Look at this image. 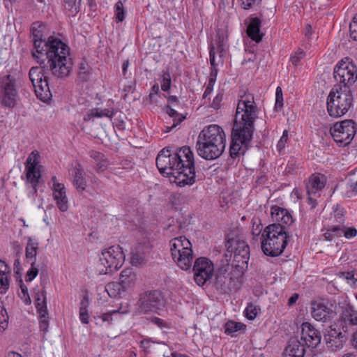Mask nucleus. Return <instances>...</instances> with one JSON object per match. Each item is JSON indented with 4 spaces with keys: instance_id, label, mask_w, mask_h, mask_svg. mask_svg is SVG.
<instances>
[{
    "instance_id": "obj_1",
    "label": "nucleus",
    "mask_w": 357,
    "mask_h": 357,
    "mask_svg": "<svg viewBox=\"0 0 357 357\" xmlns=\"http://www.w3.org/2000/svg\"><path fill=\"white\" fill-rule=\"evenodd\" d=\"M159 172L178 186L191 185L196 182L195 160L189 146H183L172 153L169 147L161 150L156 158Z\"/></svg>"
},
{
    "instance_id": "obj_2",
    "label": "nucleus",
    "mask_w": 357,
    "mask_h": 357,
    "mask_svg": "<svg viewBox=\"0 0 357 357\" xmlns=\"http://www.w3.org/2000/svg\"><path fill=\"white\" fill-rule=\"evenodd\" d=\"M257 119V108L253 96L248 94L242 96L237 105L231 133L229 153L232 158L243 155L248 149Z\"/></svg>"
},
{
    "instance_id": "obj_3",
    "label": "nucleus",
    "mask_w": 357,
    "mask_h": 357,
    "mask_svg": "<svg viewBox=\"0 0 357 357\" xmlns=\"http://www.w3.org/2000/svg\"><path fill=\"white\" fill-rule=\"evenodd\" d=\"M44 44L43 54H37L33 51V56L40 59V64H43V68L50 70L55 77H68L72 69L69 47L53 36H50Z\"/></svg>"
},
{
    "instance_id": "obj_4",
    "label": "nucleus",
    "mask_w": 357,
    "mask_h": 357,
    "mask_svg": "<svg viewBox=\"0 0 357 357\" xmlns=\"http://www.w3.org/2000/svg\"><path fill=\"white\" fill-rule=\"evenodd\" d=\"M225 132L216 124L204 127L199 132L196 142L197 154L208 160L219 158L225 151Z\"/></svg>"
},
{
    "instance_id": "obj_5",
    "label": "nucleus",
    "mask_w": 357,
    "mask_h": 357,
    "mask_svg": "<svg viewBox=\"0 0 357 357\" xmlns=\"http://www.w3.org/2000/svg\"><path fill=\"white\" fill-rule=\"evenodd\" d=\"M286 228L280 224L267 226L261 235V247L263 252L269 257L280 256L287 245Z\"/></svg>"
},
{
    "instance_id": "obj_6",
    "label": "nucleus",
    "mask_w": 357,
    "mask_h": 357,
    "mask_svg": "<svg viewBox=\"0 0 357 357\" xmlns=\"http://www.w3.org/2000/svg\"><path fill=\"white\" fill-rule=\"evenodd\" d=\"M354 98L350 89L335 85L327 98V111L330 116L339 118L344 115L353 106Z\"/></svg>"
},
{
    "instance_id": "obj_7",
    "label": "nucleus",
    "mask_w": 357,
    "mask_h": 357,
    "mask_svg": "<svg viewBox=\"0 0 357 357\" xmlns=\"http://www.w3.org/2000/svg\"><path fill=\"white\" fill-rule=\"evenodd\" d=\"M169 245L172 258L178 266L184 271L189 270L193 259L191 243L185 236H179L172 239Z\"/></svg>"
},
{
    "instance_id": "obj_8",
    "label": "nucleus",
    "mask_w": 357,
    "mask_h": 357,
    "mask_svg": "<svg viewBox=\"0 0 357 357\" xmlns=\"http://www.w3.org/2000/svg\"><path fill=\"white\" fill-rule=\"evenodd\" d=\"M125 260L122 248L112 245L102 251L98 265L99 274H111L121 267Z\"/></svg>"
},
{
    "instance_id": "obj_9",
    "label": "nucleus",
    "mask_w": 357,
    "mask_h": 357,
    "mask_svg": "<svg viewBox=\"0 0 357 357\" xmlns=\"http://www.w3.org/2000/svg\"><path fill=\"white\" fill-rule=\"evenodd\" d=\"M0 98L4 107H14L19 99L17 79L13 75H8L0 79Z\"/></svg>"
},
{
    "instance_id": "obj_10",
    "label": "nucleus",
    "mask_w": 357,
    "mask_h": 357,
    "mask_svg": "<svg viewBox=\"0 0 357 357\" xmlns=\"http://www.w3.org/2000/svg\"><path fill=\"white\" fill-rule=\"evenodd\" d=\"M333 75L337 82L343 84L342 86L350 89L357 80V66L349 58H345L337 63Z\"/></svg>"
},
{
    "instance_id": "obj_11",
    "label": "nucleus",
    "mask_w": 357,
    "mask_h": 357,
    "mask_svg": "<svg viewBox=\"0 0 357 357\" xmlns=\"http://www.w3.org/2000/svg\"><path fill=\"white\" fill-rule=\"evenodd\" d=\"M356 123L351 119L336 122L330 129V132L334 141L342 146L351 143L356 133Z\"/></svg>"
},
{
    "instance_id": "obj_12",
    "label": "nucleus",
    "mask_w": 357,
    "mask_h": 357,
    "mask_svg": "<svg viewBox=\"0 0 357 357\" xmlns=\"http://www.w3.org/2000/svg\"><path fill=\"white\" fill-rule=\"evenodd\" d=\"M39 155L37 151H32L26 159V177L30 190L28 192V196L35 199L38 192V185L41 174L39 169Z\"/></svg>"
},
{
    "instance_id": "obj_13",
    "label": "nucleus",
    "mask_w": 357,
    "mask_h": 357,
    "mask_svg": "<svg viewBox=\"0 0 357 357\" xmlns=\"http://www.w3.org/2000/svg\"><path fill=\"white\" fill-rule=\"evenodd\" d=\"M137 305L142 312L159 313L165 307V301L160 291L153 290L140 294Z\"/></svg>"
},
{
    "instance_id": "obj_14",
    "label": "nucleus",
    "mask_w": 357,
    "mask_h": 357,
    "mask_svg": "<svg viewBox=\"0 0 357 357\" xmlns=\"http://www.w3.org/2000/svg\"><path fill=\"white\" fill-rule=\"evenodd\" d=\"M30 81L38 99L46 102L52 97L47 77L44 75L43 70L39 67H32L29 73Z\"/></svg>"
},
{
    "instance_id": "obj_15",
    "label": "nucleus",
    "mask_w": 357,
    "mask_h": 357,
    "mask_svg": "<svg viewBox=\"0 0 357 357\" xmlns=\"http://www.w3.org/2000/svg\"><path fill=\"white\" fill-rule=\"evenodd\" d=\"M192 270L196 284L203 286L212 278L214 273V265L208 258L199 257L195 260Z\"/></svg>"
},
{
    "instance_id": "obj_16",
    "label": "nucleus",
    "mask_w": 357,
    "mask_h": 357,
    "mask_svg": "<svg viewBox=\"0 0 357 357\" xmlns=\"http://www.w3.org/2000/svg\"><path fill=\"white\" fill-rule=\"evenodd\" d=\"M301 340L307 347L316 348L321 342V333L308 322L302 324Z\"/></svg>"
},
{
    "instance_id": "obj_17",
    "label": "nucleus",
    "mask_w": 357,
    "mask_h": 357,
    "mask_svg": "<svg viewBox=\"0 0 357 357\" xmlns=\"http://www.w3.org/2000/svg\"><path fill=\"white\" fill-rule=\"evenodd\" d=\"M136 280V275L133 272L132 268L123 269L120 275V282L119 283H109L106 285V291L110 296H115V293L111 294L109 291L112 289L120 290V287L123 289H126L130 287Z\"/></svg>"
},
{
    "instance_id": "obj_18",
    "label": "nucleus",
    "mask_w": 357,
    "mask_h": 357,
    "mask_svg": "<svg viewBox=\"0 0 357 357\" xmlns=\"http://www.w3.org/2000/svg\"><path fill=\"white\" fill-rule=\"evenodd\" d=\"M312 317L318 321L327 322L331 320L333 310L323 300H314L311 302Z\"/></svg>"
},
{
    "instance_id": "obj_19",
    "label": "nucleus",
    "mask_w": 357,
    "mask_h": 357,
    "mask_svg": "<svg viewBox=\"0 0 357 357\" xmlns=\"http://www.w3.org/2000/svg\"><path fill=\"white\" fill-rule=\"evenodd\" d=\"M218 38L216 48L213 44L209 45L210 63L211 66H218L222 63L223 61L222 57L226 52L227 47L224 42V36H220V33H218Z\"/></svg>"
},
{
    "instance_id": "obj_20",
    "label": "nucleus",
    "mask_w": 357,
    "mask_h": 357,
    "mask_svg": "<svg viewBox=\"0 0 357 357\" xmlns=\"http://www.w3.org/2000/svg\"><path fill=\"white\" fill-rule=\"evenodd\" d=\"M340 326L346 333L349 326H357V310L351 305H347L342 311L338 321Z\"/></svg>"
},
{
    "instance_id": "obj_21",
    "label": "nucleus",
    "mask_w": 357,
    "mask_h": 357,
    "mask_svg": "<svg viewBox=\"0 0 357 357\" xmlns=\"http://www.w3.org/2000/svg\"><path fill=\"white\" fill-rule=\"evenodd\" d=\"M44 26L39 22H36L32 24L31 32L33 36V47L35 52L37 54H43V45L46 43L47 40L43 38V30Z\"/></svg>"
},
{
    "instance_id": "obj_22",
    "label": "nucleus",
    "mask_w": 357,
    "mask_h": 357,
    "mask_svg": "<svg viewBox=\"0 0 357 357\" xmlns=\"http://www.w3.org/2000/svg\"><path fill=\"white\" fill-rule=\"evenodd\" d=\"M52 190L53 197L56 201L58 208L62 212L67 211L68 209V200L66 196V190L64 184H55V188H54Z\"/></svg>"
},
{
    "instance_id": "obj_23",
    "label": "nucleus",
    "mask_w": 357,
    "mask_h": 357,
    "mask_svg": "<svg viewBox=\"0 0 357 357\" xmlns=\"http://www.w3.org/2000/svg\"><path fill=\"white\" fill-rule=\"evenodd\" d=\"M305 346L296 338L291 339L283 352V357H304Z\"/></svg>"
},
{
    "instance_id": "obj_24",
    "label": "nucleus",
    "mask_w": 357,
    "mask_h": 357,
    "mask_svg": "<svg viewBox=\"0 0 357 357\" xmlns=\"http://www.w3.org/2000/svg\"><path fill=\"white\" fill-rule=\"evenodd\" d=\"M234 258L238 263L248 264L250 257V248L243 241H237L233 243Z\"/></svg>"
},
{
    "instance_id": "obj_25",
    "label": "nucleus",
    "mask_w": 357,
    "mask_h": 357,
    "mask_svg": "<svg viewBox=\"0 0 357 357\" xmlns=\"http://www.w3.org/2000/svg\"><path fill=\"white\" fill-rule=\"evenodd\" d=\"M73 185L79 192L84 191L87 186L85 173L80 165H77L71 169Z\"/></svg>"
},
{
    "instance_id": "obj_26",
    "label": "nucleus",
    "mask_w": 357,
    "mask_h": 357,
    "mask_svg": "<svg viewBox=\"0 0 357 357\" xmlns=\"http://www.w3.org/2000/svg\"><path fill=\"white\" fill-rule=\"evenodd\" d=\"M271 213L272 218L275 221L278 222L277 224H280L281 225H282V224L289 225L293 222L291 215L285 208L278 206H273L271 207Z\"/></svg>"
},
{
    "instance_id": "obj_27",
    "label": "nucleus",
    "mask_w": 357,
    "mask_h": 357,
    "mask_svg": "<svg viewBox=\"0 0 357 357\" xmlns=\"http://www.w3.org/2000/svg\"><path fill=\"white\" fill-rule=\"evenodd\" d=\"M261 20L258 17L250 19V22L247 28L248 36L256 43L262 40L263 34L260 32Z\"/></svg>"
},
{
    "instance_id": "obj_28",
    "label": "nucleus",
    "mask_w": 357,
    "mask_h": 357,
    "mask_svg": "<svg viewBox=\"0 0 357 357\" xmlns=\"http://www.w3.org/2000/svg\"><path fill=\"white\" fill-rule=\"evenodd\" d=\"M326 178L323 175H312L307 185V194H314L322 190L325 186Z\"/></svg>"
},
{
    "instance_id": "obj_29",
    "label": "nucleus",
    "mask_w": 357,
    "mask_h": 357,
    "mask_svg": "<svg viewBox=\"0 0 357 357\" xmlns=\"http://www.w3.org/2000/svg\"><path fill=\"white\" fill-rule=\"evenodd\" d=\"M346 336L342 332H331L329 335V339L327 341V346L333 351L340 349L343 347L344 342L346 341Z\"/></svg>"
},
{
    "instance_id": "obj_30",
    "label": "nucleus",
    "mask_w": 357,
    "mask_h": 357,
    "mask_svg": "<svg viewBox=\"0 0 357 357\" xmlns=\"http://www.w3.org/2000/svg\"><path fill=\"white\" fill-rule=\"evenodd\" d=\"M166 113L169 115L170 118L172 119L173 123L172 126H165L164 128V131L165 132H169L172 130L174 128H176L178 124H180L183 119H185L182 114H179L175 109L172 107V105H167L165 109Z\"/></svg>"
},
{
    "instance_id": "obj_31",
    "label": "nucleus",
    "mask_w": 357,
    "mask_h": 357,
    "mask_svg": "<svg viewBox=\"0 0 357 357\" xmlns=\"http://www.w3.org/2000/svg\"><path fill=\"white\" fill-rule=\"evenodd\" d=\"M114 114V111L113 109H101V108H93L90 109L88 113L84 116V121H89L93 119L94 117L96 118H102V117H108L109 119L112 118Z\"/></svg>"
},
{
    "instance_id": "obj_32",
    "label": "nucleus",
    "mask_w": 357,
    "mask_h": 357,
    "mask_svg": "<svg viewBox=\"0 0 357 357\" xmlns=\"http://www.w3.org/2000/svg\"><path fill=\"white\" fill-rule=\"evenodd\" d=\"M8 273L9 267L0 259V294H5L9 288Z\"/></svg>"
},
{
    "instance_id": "obj_33",
    "label": "nucleus",
    "mask_w": 357,
    "mask_h": 357,
    "mask_svg": "<svg viewBox=\"0 0 357 357\" xmlns=\"http://www.w3.org/2000/svg\"><path fill=\"white\" fill-rule=\"evenodd\" d=\"M130 262L132 265L138 266L146 262V252L142 250L141 245H138L131 252Z\"/></svg>"
},
{
    "instance_id": "obj_34",
    "label": "nucleus",
    "mask_w": 357,
    "mask_h": 357,
    "mask_svg": "<svg viewBox=\"0 0 357 357\" xmlns=\"http://www.w3.org/2000/svg\"><path fill=\"white\" fill-rule=\"evenodd\" d=\"M28 243L26 245L25 255L26 259L36 261V257L38 250V242L33 238L27 237Z\"/></svg>"
},
{
    "instance_id": "obj_35",
    "label": "nucleus",
    "mask_w": 357,
    "mask_h": 357,
    "mask_svg": "<svg viewBox=\"0 0 357 357\" xmlns=\"http://www.w3.org/2000/svg\"><path fill=\"white\" fill-rule=\"evenodd\" d=\"M231 280V278H228L225 274L216 273L215 284L217 288L220 289L224 292H227L230 290L229 282Z\"/></svg>"
},
{
    "instance_id": "obj_36",
    "label": "nucleus",
    "mask_w": 357,
    "mask_h": 357,
    "mask_svg": "<svg viewBox=\"0 0 357 357\" xmlns=\"http://www.w3.org/2000/svg\"><path fill=\"white\" fill-rule=\"evenodd\" d=\"M89 300L86 298L81 301L79 307V319L83 324H88L89 319V315L88 313Z\"/></svg>"
},
{
    "instance_id": "obj_37",
    "label": "nucleus",
    "mask_w": 357,
    "mask_h": 357,
    "mask_svg": "<svg viewBox=\"0 0 357 357\" xmlns=\"http://www.w3.org/2000/svg\"><path fill=\"white\" fill-rule=\"evenodd\" d=\"M245 328V325L242 323L229 321L225 324V333L227 334H232Z\"/></svg>"
},
{
    "instance_id": "obj_38",
    "label": "nucleus",
    "mask_w": 357,
    "mask_h": 357,
    "mask_svg": "<svg viewBox=\"0 0 357 357\" xmlns=\"http://www.w3.org/2000/svg\"><path fill=\"white\" fill-rule=\"evenodd\" d=\"M169 223L165 228L166 234L169 236H173L179 233L180 229L181 228V224L174 219L169 220Z\"/></svg>"
},
{
    "instance_id": "obj_39",
    "label": "nucleus",
    "mask_w": 357,
    "mask_h": 357,
    "mask_svg": "<svg viewBox=\"0 0 357 357\" xmlns=\"http://www.w3.org/2000/svg\"><path fill=\"white\" fill-rule=\"evenodd\" d=\"M90 67L85 62L82 61L80 63L79 71L78 73V78L82 82H86L89 79Z\"/></svg>"
},
{
    "instance_id": "obj_40",
    "label": "nucleus",
    "mask_w": 357,
    "mask_h": 357,
    "mask_svg": "<svg viewBox=\"0 0 357 357\" xmlns=\"http://www.w3.org/2000/svg\"><path fill=\"white\" fill-rule=\"evenodd\" d=\"M115 18L116 22H121L125 19L126 12L123 8V2L121 0L119 1L115 4Z\"/></svg>"
},
{
    "instance_id": "obj_41",
    "label": "nucleus",
    "mask_w": 357,
    "mask_h": 357,
    "mask_svg": "<svg viewBox=\"0 0 357 357\" xmlns=\"http://www.w3.org/2000/svg\"><path fill=\"white\" fill-rule=\"evenodd\" d=\"M39 314V324L40 331L44 333L47 332L49 327V320H48V312L46 313H38Z\"/></svg>"
},
{
    "instance_id": "obj_42",
    "label": "nucleus",
    "mask_w": 357,
    "mask_h": 357,
    "mask_svg": "<svg viewBox=\"0 0 357 357\" xmlns=\"http://www.w3.org/2000/svg\"><path fill=\"white\" fill-rule=\"evenodd\" d=\"M333 212L334 218L337 222L343 225L344 222V209L339 205H336L335 207H334Z\"/></svg>"
},
{
    "instance_id": "obj_43",
    "label": "nucleus",
    "mask_w": 357,
    "mask_h": 357,
    "mask_svg": "<svg viewBox=\"0 0 357 357\" xmlns=\"http://www.w3.org/2000/svg\"><path fill=\"white\" fill-rule=\"evenodd\" d=\"M171 76L169 72H164L162 75L161 89L163 91H167L171 86Z\"/></svg>"
},
{
    "instance_id": "obj_44",
    "label": "nucleus",
    "mask_w": 357,
    "mask_h": 357,
    "mask_svg": "<svg viewBox=\"0 0 357 357\" xmlns=\"http://www.w3.org/2000/svg\"><path fill=\"white\" fill-rule=\"evenodd\" d=\"M8 314L6 309L1 307L0 311V332H3L8 327Z\"/></svg>"
},
{
    "instance_id": "obj_45",
    "label": "nucleus",
    "mask_w": 357,
    "mask_h": 357,
    "mask_svg": "<svg viewBox=\"0 0 357 357\" xmlns=\"http://www.w3.org/2000/svg\"><path fill=\"white\" fill-rule=\"evenodd\" d=\"M245 317L250 319L253 320L257 315V309L252 303H249L245 310Z\"/></svg>"
},
{
    "instance_id": "obj_46",
    "label": "nucleus",
    "mask_w": 357,
    "mask_h": 357,
    "mask_svg": "<svg viewBox=\"0 0 357 357\" xmlns=\"http://www.w3.org/2000/svg\"><path fill=\"white\" fill-rule=\"evenodd\" d=\"M35 305L38 313H46L47 312L46 298H36Z\"/></svg>"
},
{
    "instance_id": "obj_47",
    "label": "nucleus",
    "mask_w": 357,
    "mask_h": 357,
    "mask_svg": "<svg viewBox=\"0 0 357 357\" xmlns=\"http://www.w3.org/2000/svg\"><path fill=\"white\" fill-rule=\"evenodd\" d=\"M38 270L36 266V261H33L31 262V268L27 271L26 275V281L31 282L38 275Z\"/></svg>"
},
{
    "instance_id": "obj_48",
    "label": "nucleus",
    "mask_w": 357,
    "mask_h": 357,
    "mask_svg": "<svg viewBox=\"0 0 357 357\" xmlns=\"http://www.w3.org/2000/svg\"><path fill=\"white\" fill-rule=\"evenodd\" d=\"M64 7L66 10L70 11L72 15H75L77 13V0H65Z\"/></svg>"
},
{
    "instance_id": "obj_49",
    "label": "nucleus",
    "mask_w": 357,
    "mask_h": 357,
    "mask_svg": "<svg viewBox=\"0 0 357 357\" xmlns=\"http://www.w3.org/2000/svg\"><path fill=\"white\" fill-rule=\"evenodd\" d=\"M350 36L354 40H357V13L353 17L349 24Z\"/></svg>"
},
{
    "instance_id": "obj_50",
    "label": "nucleus",
    "mask_w": 357,
    "mask_h": 357,
    "mask_svg": "<svg viewBox=\"0 0 357 357\" xmlns=\"http://www.w3.org/2000/svg\"><path fill=\"white\" fill-rule=\"evenodd\" d=\"M252 234L254 236H259L262 230V225L258 218L252 219Z\"/></svg>"
},
{
    "instance_id": "obj_51",
    "label": "nucleus",
    "mask_w": 357,
    "mask_h": 357,
    "mask_svg": "<svg viewBox=\"0 0 357 357\" xmlns=\"http://www.w3.org/2000/svg\"><path fill=\"white\" fill-rule=\"evenodd\" d=\"M283 107V96L282 91L280 86H278L275 91V107L282 108Z\"/></svg>"
},
{
    "instance_id": "obj_52",
    "label": "nucleus",
    "mask_w": 357,
    "mask_h": 357,
    "mask_svg": "<svg viewBox=\"0 0 357 357\" xmlns=\"http://www.w3.org/2000/svg\"><path fill=\"white\" fill-rule=\"evenodd\" d=\"M223 93L219 92L216 96L213 98V102L211 105V107L213 109L218 110L221 107L222 101L223 100Z\"/></svg>"
},
{
    "instance_id": "obj_53",
    "label": "nucleus",
    "mask_w": 357,
    "mask_h": 357,
    "mask_svg": "<svg viewBox=\"0 0 357 357\" xmlns=\"http://www.w3.org/2000/svg\"><path fill=\"white\" fill-rule=\"evenodd\" d=\"M109 165V162L104 157L100 161L96 162V171L98 173L105 171Z\"/></svg>"
},
{
    "instance_id": "obj_54",
    "label": "nucleus",
    "mask_w": 357,
    "mask_h": 357,
    "mask_svg": "<svg viewBox=\"0 0 357 357\" xmlns=\"http://www.w3.org/2000/svg\"><path fill=\"white\" fill-rule=\"evenodd\" d=\"M261 0H240L241 6L245 10H248L258 4Z\"/></svg>"
},
{
    "instance_id": "obj_55",
    "label": "nucleus",
    "mask_w": 357,
    "mask_h": 357,
    "mask_svg": "<svg viewBox=\"0 0 357 357\" xmlns=\"http://www.w3.org/2000/svg\"><path fill=\"white\" fill-rule=\"evenodd\" d=\"M287 139H288V131L284 130L283 132V134H282V137H280L278 144H277V147L280 151L284 148L285 144L287 142Z\"/></svg>"
},
{
    "instance_id": "obj_56",
    "label": "nucleus",
    "mask_w": 357,
    "mask_h": 357,
    "mask_svg": "<svg viewBox=\"0 0 357 357\" xmlns=\"http://www.w3.org/2000/svg\"><path fill=\"white\" fill-rule=\"evenodd\" d=\"M334 237H340L343 234L344 227L342 225H336L330 227Z\"/></svg>"
},
{
    "instance_id": "obj_57",
    "label": "nucleus",
    "mask_w": 357,
    "mask_h": 357,
    "mask_svg": "<svg viewBox=\"0 0 357 357\" xmlns=\"http://www.w3.org/2000/svg\"><path fill=\"white\" fill-rule=\"evenodd\" d=\"M304 52L302 50H298L296 52L295 55H293L290 58V61L294 66H296L298 62L303 58Z\"/></svg>"
},
{
    "instance_id": "obj_58",
    "label": "nucleus",
    "mask_w": 357,
    "mask_h": 357,
    "mask_svg": "<svg viewBox=\"0 0 357 357\" xmlns=\"http://www.w3.org/2000/svg\"><path fill=\"white\" fill-rule=\"evenodd\" d=\"M215 82L211 80H208L205 91L203 94V99H206L213 91V86L215 84Z\"/></svg>"
},
{
    "instance_id": "obj_59",
    "label": "nucleus",
    "mask_w": 357,
    "mask_h": 357,
    "mask_svg": "<svg viewBox=\"0 0 357 357\" xmlns=\"http://www.w3.org/2000/svg\"><path fill=\"white\" fill-rule=\"evenodd\" d=\"M151 322L159 326L160 328H169L167 322L158 317H153L151 319Z\"/></svg>"
},
{
    "instance_id": "obj_60",
    "label": "nucleus",
    "mask_w": 357,
    "mask_h": 357,
    "mask_svg": "<svg viewBox=\"0 0 357 357\" xmlns=\"http://www.w3.org/2000/svg\"><path fill=\"white\" fill-rule=\"evenodd\" d=\"M344 236L347 238H354L357 235V230L354 227L347 228L346 230L344 229Z\"/></svg>"
},
{
    "instance_id": "obj_61",
    "label": "nucleus",
    "mask_w": 357,
    "mask_h": 357,
    "mask_svg": "<svg viewBox=\"0 0 357 357\" xmlns=\"http://www.w3.org/2000/svg\"><path fill=\"white\" fill-rule=\"evenodd\" d=\"M89 155L94 160L95 162L100 161L105 157L102 153L93 150L89 151Z\"/></svg>"
},
{
    "instance_id": "obj_62",
    "label": "nucleus",
    "mask_w": 357,
    "mask_h": 357,
    "mask_svg": "<svg viewBox=\"0 0 357 357\" xmlns=\"http://www.w3.org/2000/svg\"><path fill=\"white\" fill-rule=\"evenodd\" d=\"M117 313H118L117 310H113L111 312L105 313L102 315V319L103 320V321H109V322L112 320V315L114 314H117Z\"/></svg>"
},
{
    "instance_id": "obj_63",
    "label": "nucleus",
    "mask_w": 357,
    "mask_h": 357,
    "mask_svg": "<svg viewBox=\"0 0 357 357\" xmlns=\"http://www.w3.org/2000/svg\"><path fill=\"white\" fill-rule=\"evenodd\" d=\"M20 286L22 291V293L24 294V296H27L29 300V303H30L31 301L29 296L28 294V289L27 287L24 284L23 281L22 280H20Z\"/></svg>"
},
{
    "instance_id": "obj_64",
    "label": "nucleus",
    "mask_w": 357,
    "mask_h": 357,
    "mask_svg": "<svg viewBox=\"0 0 357 357\" xmlns=\"http://www.w3.org/2000/svg\"><path fill=\"white\" fill-rule=\"evenodd\" d=\"M159 85L155 83L151 88V91L149 94V98L151 100L154 95H157L159 93Z\"/></svg>"
}]
</instances>
